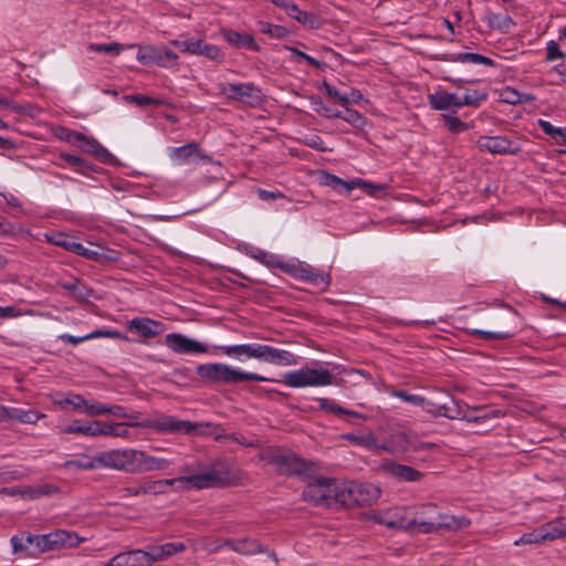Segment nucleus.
Masks as SVG:
<instances>
[{
    "label": "nucleus",
    "mask_w": 566,
    "mask_h": 566,
    "mask_svg": "<svg viewBox=\"0 0 566 566\" xmlns=\"http://www.w3.org/2000/svg\"><path fill=\"white\" fill-rule=\"evenodd\" d=\"M504 416L500 409L489 406H474L471 407L467 403L464 420L469 423L485 424L492 419H497Z\"/></svg>",
    "instance_id": "obj_19"
},
{
    "label": "nucleus",
    "mask_w": 566,
    "mask_h": 566,
    "mask_svg": "<svg viewBox=\"0 0 566 566\" xmlns=\"http://www.w3.org/2000/svg\"><path fill=\"white\" fill-rule=\"evenodd\" d=\"M480 150L491 154H515L518 148L505 136H482L476 140Z\"/></svg>",
    "instance_id": "obj_14"
},
{
    "label": "nucleus",
    "mask_w": 566,
    "mask_h": 566,
    "mask_svg": "<svg viewBox=\"0 0 566 566\" xmlns=\"http://www.w3.org/2000/svg\"><path fill=\"white\" fill-rule=\"evenodd\" d=\"M52 551L77 547L85 539L76 532L55 530L49 533Z\"/></svg>",
    "instance_id": "obj_22"
},
{
    "label": "nucleus",
    "mask_w": 566,
    "mask_h": 566,
    "mask_svg": "<svg viewBox=\"0 0 566 566\" xmlns=\"http://www.w3.org/2000/svg\"><path fill=\"white\" fill-rule=\"evenodd\" d=\"M343 438L355 446L363 447V448L374 451V452H381V451H386V452H390V453L394 452L391 447L384 444V443H379L377 438L375 437V434L371 431H367V432L359 433V434L350 432V433L344 434Z\"/></svg>",
    "instance_id": "obj_20"
},
{
    "label": "nucleus",
    "mask_w": 566,
    "mask_h": 566,
    "mask_svg": "<svg viewBox=\"0 0 566 566\" xmlns=\"http://www.w3.org/2000/svg\"><path fill=\"white\" fill-rule=\"evenodd\" d=\"M125 99L140 107L148 105L161 106L166 104V102L161 98H154L143 94L127 95L125 96Z\"/></svg>",
    "instance_id": "obj_51"
},
{
    "label": "nucleus",
    "mask_w": 566,
    "mask_h": 566,
    "mask_svg": "<svg viewBox=\"0 0 566 566\" xmlns=\"http://www.w3.org/2000/svg\"><path fill=\"white\" fill-rule=\"evenodd\" d=\"M333 378L332 373L316 361L314 367L304 366L285 373L282 381L291 388L325 387L333 384Z\"/></svg>",
    "instance_id": "obj_3"
},
{
    "label": "nucleus",
    "mask_w": 566,
    "mask_h": 566,
    "mask_svg": "<svg viewBox=\"0 0 566 566\" xmlns=\"http://www.w3.org/2000/svg\"><path fill=\"white\" fill-rule=\"evenodd\" d=\"M199 56H206L211 61H222L223 53L217 45L202 42Z\"/></svg>",
    "instance_id": "obj_55"
},
{
    "label": "nucleus",
    "mask_w": 566,
    "mask_h": 566,
    "mask_svg": "<svg viewBox=\"0 0 566 566\" xmlns=\"http://www.w3.org/2000/svg\"><path fill=\"white\" fill-rule=\"evenodd\" d=\"M286 13L291 19L297 21L307 29L316 30L322 24L321 19L316 14L301 10L294 2L289 6Z\"/></svg>",
    "instance_id": "obj_31"
},
{
    "label": "nucleus",
    "mask_w": 566,
    "mask_h": 566,
    "mask_svg": "<svg viewBox=\"0 0 566 566\" xmlns=\"http://www.w3.org/2000/svg\"><path fill=\"white\" fill-rule=\"evenodd\" d=\"M64 468L77 470H95L101 467L99 462H97V454L93 458L86 454H82L77 459L67 460L64 463Z\"/></svg>",
    "instance_id": "obj_40"
},
{
    "label": "nucleus",
    "mask_w": 566,
    "mask_h": 566,
    "mask_svg": "<svg viewBox=\"0 0 566 566\" xmlns=\"http://www.w3.org/2000/svg\"><path fill=\"white\" fill-rule=\"evenodd\" d=\"M165 344L177 354H206L209 350L207 345L179 333L167 334Z\"/></svg>",
    "instance_id": "obj_12"
},
{
    "label": "nucleus",
    "mask_w": 566,
    "mask_h": 566,
    "mask_svg": "<svg viewBox=\"0 0 566 566\" xmlns=\"http://www.w3.org/2000/svg\"><path fill=\"white\" fill-rule=\"evenodd\" d=\"M489 97L485 90H465L464 95L460 98L461 107L473 106L478 107Z\"/></svg>",
    "instance_id": "obj_43"
},
{
    "label": "nucleus",
    "mask_w": 566,
    "mask_h": 566,
    "mask_svg": "<svg viewBox=\"0 0 566 566\" xmlns=\"http://www.w3.org/2000/svg\"><path fill=\"white\" fill-rule=\"evenodd\" d=\"M158 54H159V59L161 61V63H156L158 66L169 67L170 65L177 63L178 55L169 49H164V50L158 49Z\"/></svg>",
    "instance_id": "obj_62"
},
{
    "label": "nucleus",
    "mask_w": 566,
    "mask_h": 566,
    "mask_svg": "<svg viewBox=\"0 0 566 566\" xmlns=\"http://www.w3.org/2000/svg\"><path fill=\"white\" fill-rule=\"evenodd\" d=\"M145 549H132L115 555L105 566H149Z\"/></svg>",
    "instance_id": "obj_23"
},
{
    "label": "nucleus",
    "mask_w": 566,
    "mask_h": 566,
    "mask_svg": "<svg viewBox=\"0 0 566 566\" xmlns=\"http://www.w3.org/2000/svg\"><path fill=\"white\" fill-rule=\"evenodd\" d=\"M379 495L380 490L374 484L350 482L339 485L336 503L347 507L371 505Z\"/></svg>",
    "instance_id": "obj_4"
},
{
    "label": "nucleus",
    "mask_w": 566,
    "mask_h": 566,
    "mask_svg": "<svg viewBox=\"0 0 566 566\" xmlns=\"http://www.w3.org/2000/svg\"><path fill=\"white\" fill-rule=\"evenodd\" d=\"M197 374L205 380L222 385H234L242 381H274L272 378L237 369L221 363L199 365L197 366Z\"/></svg>",
    "instance_id": "obj_2"
},
{
    "label": "nucleus",
    "mask_w": 566,
    "mask_h": 566,
    "mask_svg": "<svg viewBox=\"0 0 566 566\" xmlns=\"http://www.w3.org/2000/svg\"><path fill=\"white\" fill-rule=\"evenodd\" d=\"M444 61L448 62H459V63H472V64H483L486 66H493L494 61L488 56L481 55L479 53H454L448 54Z\"/></svg>",
    "instance_id": "obj_37"
},
{
    "label": "nucleus",
    "mask_w": 566,
    "mask_h": 566,
    "mask_svg": "<svg viewBox=\"0 0 566 566\" xmlns=\"http://www.w3.org/2000/svg\"><path fill=\"white\" fill-rule=\"evenodd\" d=\"M177 484H185L197 490L216 486L220 483V476L217 472L211 471L202 474H193L189 476L175 478Z\"/></svg>",
    "instance_id": "obj_25"
},
{
    "label": "nucleus",
    "mask_w": 566,
    "mask_h": 566,
    "mask_svg": "<svg viewBox=\"0 0 566 566\" xmlns=\"http://www.w3.org/2000/svg\"><path fill=\"white\" fill-rule=\"evenodd\" d=\"M107 405L97 400H87L84 413L90 417L106 415Z\"/></svg>",
    "instance_id": "obj_58"
},
{
    "label": "nucleus",
    "mask_w": 566,
    "mask_h": 566,
    "mask_svg": "<svg viewBox=\"0 0 566 566\" xmlns=\"http://www.w3.org/2000/svg\"><path fill=\"white\" fill-rule=\"evenodd\" d=\"M218 90L228 101L240 102L250 107H256L263 102L260 87L252 82L219 83Z\"/></svg>",
    "instance_id": "obj_6"
},
{
    "label": "nucleus",
    "mask_w": 566,
    "mask_h": 566,
    "mask_svg": "<svg viewBox=\"0 0 566 566\" xmlns=\"http://www.w3.org/2000/svg\"><path fill=\"white\" fill-rule=\"evenodd\" d=\"M442 119L447 129L452 134H460L470 128L468 123L453 115L443 114Z\"/></svg>",
    "instance_id": "obj_49"
},
{
    "label": "nucleus",
    "mask_w": 566,
    "mask_h": 566,
    "mask_svg": "<svg viewBox=\"0 0 566 566\" xmlns=\"http://www.w3.org/2000/svg\"><path fill=\"white\" fill-rule=\"evenodd\" d=\"M177 484V480H150L144 479L119 490L122 499L138 497L146 495H161L168 492L169 488Z\"/></svg>",
    "instance_id": "obj_9"
},
{
    "label": "nucleus",
    "mask_w": 566,
    "mask_h": 566,
    "mask_svg": "<svg viewBox=\"0 0 566 566\" xmlns=\"http://www.w3.org/2000/svg\"><path fill=\"white\" fill-rule=\"evenodd\" d=\"M87 399L82 395L69 391L63 399H60L56 403L62 408H70L73 411L84 413L86 408Z\"/></svg>",
    "instance_id": "obj_39"
},
{
    "label": "nucleus",
    "mask_w": 566,
    "mask_h": 566,
    "mask_svg": "<svg viewBox=\"0 0 566 566\" xmlns=\"http://www.w3.org/2000/svg\"><path fill=\"white\" fill-rule=\"evenodd\" d=\"M544 543L545 542H544L541 528L538 526L535 530H533L532 532L523 534L520 538L515 539L513 544H514V546H521V545H526V544L541 545Z\"/></svg>",
    "instance_id": "obj_50"
},
{
    "label": "nucleus",
    "mask_w": 566,
    "mask_h": 566,
    "mask_svg": "<svg viewBox=\"0 0 566 566\" xmlns=\"http://www.w3.org/2000/svg\"><path fill=\"white\" fill-rule=\"evenodd\" d=\"M186 549V545L181 542L165 543L163 545H153L145 549L149 566L153 563L165 560L175 554Z\"/></svg>",
    "instance_id": "obj_21"
},
{
    "label": "nucleus",
    "mask_w": 566,
    "mask_h": 566,
    "mask_svg": "<svg viewBox=\"0 0 566 566\" xmlns=\"http://www.w3.org/2000/svg\"><path fill=\"white\" fill-rule=\"evenodd\" d=\"M43 417H45V415L34 410H24L21 408L7 407V412H4L3 421L18 420L21 423H36Z\"/></svg>",
    "instance_id": "obj_34"
},
{
    "label": "nucleus",
    "mask_w": 566,
    "mask_h": 566,
    "mask_svg": "<svg viewBox=\"0 0 566 566\" xmlns=\"http://www.w3.org/2000/svg\"><path fill=\"white\" fill-rule=\"evenodd\" d=\"M353 184L354 188H360L370 196H376L378 192L385 191L387 189V186L384 184H375L359 178L353 180Z\"/></svg>",
    "instance_id": "obj_52"
},
{
    "label": "nucleus",
    "mask_w": 566,
    "mask_h": 566,
    "mask_svg": "<svg viewBox=\"0 0 566 566\" xmlns=\"http://www.w3.org/2000/svg\"><path fill=\"white\" fill-rule=\"evenodd\" d=\"M325 184L333 189L343 188L346 192H349L354 189V184L347 182L346 180H343L342 178L334 176V175H326V181Z\"/></svg>",
    "instance_id": "obj_60"
},
{
    "label": "nucleus",
    "mask_w": 566,
    "mask_h": 566,
    "mask_svg": "<svg viewBox=\"0 0 566 566\" xmlns=\"http://www.w3.org/2000/svg\"><path fill=\"white\" fill-rule=\"evenodd\" d=\"M253 259L259 261L260 263L270 266V268H276L284 272V265L287 264V262L283 261L280 256L269 253L263 250H258L255 253L252 254Z\"/></svg>",
    "instance_id": "obj_44"
},
{
    "label": "nucleus",
    "mask_w": 566,
    "mask_h": 566,
    "mask_svg": "<svg viewBox=\"0 0 566 566\" xmlns=\"http://www.w3.org/2000/svg\"><path fill=\"white\" fill-rule=\"evenodd\" d=\"M260 32L268 34L273 39H284L289 35V31L283 25L272 24L266 21H259Z\"/></svg>",
    "instance_id": "obj_47"
},
{
    "label": "nucleus",
    "mask_w": 566,
    "mask_h": 566,
    "mask_svg": "<svg viewBox=\"0 0 566 566\" xmlns=\"http://www.w3.org/2000/svg\"><path fill=\"white\" fill-rule=\"evenodd\" d=\"M284 49L289 52L292 53V56L295 61H305L307 62L310 65L314 66V67H319L321 66V62L317 61L316 59L310 56L308 54L304 53L303 51H300L298 49L296 48H293V46H284Z\"/></svg>",
    "instance_id": "obj_59"
},
{
    "label": "nucleus",
    "mask_w": 566,
    "mask_h": 566,
    "mask_svg": "<svg viewBox=\"0 0 566 566\" xmlns=\"http://www.w3.org/2000/svg\"><path fill=\"white\" fill-rule=\"evenodd\" d=\"M224 355L229 357L241 358L244 356L245 358H256V349L258 344H240V345H229V346H218Z\"/></svg>",
    "instance_id": "obj_35"
},
{
    "label": "nucleus",
    "mask_w": 566,
    "mask_h": 566,
    "mask_svg": "<svg viewBox=\"0 0 566 566\" xmlns=\"http://www.w3.org/2000/svg\"><path fill=\"white\" fill-rule=\"evenodd\" d=\"M197 154H199V144L196 142L169 149L170 159L178 165L195 163Z\"/></svg>",
    "instance_id": "obj_30"
},
{
    "label": "nucleus",
    "mask_w": 566,
    "mask_h": 566,
    "mask_svg": "<svg viewBox=\"0 0 566 566\" xmlns=\"http://www.w3.org/2000/svg\"><path fill=\"white\" fill-rule=\"evenodd\" d=\"M202 40L200 39H186V40H171L170 44L180 49L185 53L200 55V49L202 45Z\"/></svg>",
    "instance_id": "obj_46"
},
{
    "label": "nucleus",
    "mask_w": 566,
    "mask_h": 566,
    "mask_svg": "<svg viewBox=\"0 0 566 566\" xmlns=\"http://www.w3.org/2000/svg\"><path fill=\"white\" fill-rule=\"evenodd\" d=\"M340 118L355 127H359L364 123V118H363L361 114L352 108H346L345 113H343V117H340Z\"/></svg>",
    "instance_id": "obj_64"
},
{
    "label": "nucleus",
    "mask_w": 566,
    "mask_h": 566,
    "mask_svg": "<svg viewBox=\"0 0 566 566\" xmlns=\"http://www.w3.org/2000/svg\"><path fill=\"white\" fill-rule=\"evenodd\" d=\"M281 472L289 475L302 474L306 471L305 462L294 454H280L274 458Z\"/></svg>",
    "instance_id": "obj_29"
},
{
    "label": "nucleus",
    "mask_w": 566,
    "mask_h": 566,
    "mask_svg": "<svg viewBox=\"0 0 566 566\" xmlns=\"http://www.w3.org/2000/svg\"><path fill=\"white\" fill-rule=\"evenodd\" d=\"M255 359L276 366H294L298 364V357L293 353L263 344H258Z\"/></svg>",
    "instance_id": "obj_11"
},
{
    "label": "nucleus",
    "mask_w": 566,
    "mask_h": 566,
    "mask_svg": "<svg viewBox=\"0 0 566 566\" xmlns=\"http://www.w3.org/2000/svg\"><path fill=\"white\" fill-rule=\"evenodd\" d=\"M339 485L329 479L315 480L304 489L303 499L314 505H331L336 502V491Z\"/></svg>",
    "instance_id": "obj_10"
},
{
    "label": "nucleus",
    "mask_w": 566,
    "mask_h": 566,
    "mask_svg": "<svg viewBox=\"0 0 566 566\" xmlns=\"http://www.w3.org/2000/svg\"><path fill=\"white\" fill-rule=\"evenodd\" d=\"M467 403L461 400L452 399L449 403L439 405L434 417H446L448 419L464 420Z\"/></svg>",
    "instance_id": "obj_32"
},
{
    "label": "nucleus",
    "mask_w": 566,
    "mask_h": 566,
    "mask_svg": "<svg viewBox=\"0 0 566 566\" xmlns=\"http://www.w3.org/2000/svg\"><path fill=\"white\" fill-rule=\"evenodd\" d=\"M221 35L231 45L238 49H245L252 52H260L261 46L256 43L254 36L247 32H239L232 29H221Z\"/></svg>",
    "instance_id": "obj_18"
},
{
    "label": "nucleus",
    "mask_w": 566,
    "mask_h": 566,
    "mask_svg": "<svg viewBox=\"0 0 566 566\" xmlns=\"http://www.w3.org/2000/svg\"><path fill=\"white\" fill-rule=\"evenodd\" d=\"M60 158L78 174L88 175L91 171H94L93 166L82 157L62 153Z\"/></svg>",
    "instance_id": "obj_42"
},
{
    "label": "nucleus",
    "mask_w": 566,
    "mask_h": 566,
    "mask_svg": "<svg viewBox=\"0 0 566 566\" xmlns=\"http://www.w3.org/2000/svg\"><path fill=\"white\" fill-rule=\"evenodd\" d=\"M317 402L319 405V409L323 410V411H328V412H332V413H334L336 416L346 415V416H350V417L363 419V420L367 419L366 415L359 413V412L350 410V409L343 408V407H340V406H338L336 403H333L327 398H318Z\"/></svg>",
    "instance_id": "obj_38"
},
{
    "label": "nucleus",
    "mask_w": 566,
    "mask_h": 566,
    "mask_svg": "<svg viewBox=\"0 0 566 566\" xmlns=\"http://www.w3.org/2000/svg\"><path fill=\"white\" fill-rule=\"evenodd\" d=\"M174 464V460L151 455L146 451L137 450L136 473L150 471H166Z\"/></svg>",
    "instance_id": "obj_16"
},
{
    "label": "nucleus",
    "mask_w": 566,
    "mask_h": 566,
    "mask_svg": "<svg viewBox=\"0 0 566 566\" xmlns=\"http://www.w3.org/2000/svg\"><path fill=\"white\" fill-rule=\"evenodd\" d=\"M132 426L149 429L161 434H191L197 428V424L191 421L180 420L175 416L164 413L154 415L147 419L132 423Z\"/></svg>",
    "instance_id": "obj_5"
},
{
    "label": "nucleus",
    "mask_w": 566,
    "mask_h": 566,
    "mask_svg": "<svg viewBox=\"0 0 566 566\" xmlns=\"http://www.w3.org/2000/svg\"><path fill=\"white\" fill-rule=\"evenodd\" d=\"M57 285L71 293L72 296L80 302L87 301L88 297L93 295V290L83 284L81 280L75 276H69L67 279L61 277L57 281Z\"/></svg>",
    "instance_id": "obj_26"
},
{
    "label": "nucleus",
    "mask_w": 566,
    "mask_h": 566,
    "mask_svg": "<svg viewBox=\"0 0 566 566\" xmlns=\"http://www.w3.org/2000/svg\"><path fill=\"white\" fill-rule=\"evenodd\" d=\"M428 101L432 109L457 112L461 108L460 98L454 93L438 91L428 95Z\"/></svg>",
    "instance_id": "obj_24"
},
{
    "label": "nucleus",
    "mask_w": 566,
    "mask_h": 566,
    "mask_svg": "<svg viewBox=\"0 0 566 566\" xmlns=\"http://www.w3.org/2000/svg\"><path fill=\"white\" fill-rule=\"evenodd\" d=\"M85 136H86L85 134L76 132V130L63 129L62 135L60 137L62 139H64L65 142L72 144L76 147H80L81 143L83 142Z\"/></svg>",
    "instance_id": "obj_63"
},
{
    "label": "nucleus",
    "mask_w": 566,
    "mask_h": 566,
    "mask_svg": "<svg viewBox=\"0 0 566 566\" xmlns=\"http://www.w3.org/2000/svg\"><path fill=\"white\" fill-rule=\"evenodd\" d=\"M539 528L545 543L560 538L555 518L539 525Z\"/></svg>",
    "instance_id": "obj_53"
},
{
    "label": "nucleus",
    "mask_w": 566,
    "mask_h": 566,
    "mask_svg": "<svg viewBox=\"0 0 566 566\" xmlns=\"http://www.w3.org/2000/svg\"><path fill=\"white\" fill-rule=\"evenodd\" d=\"M78 148L88 155L95 156L103 163H108L112 159V154L93 137L85 136Z\"/></svg>",
    "instance_id": "obj_33"
},
{
    "label": "nucleus",
    "mask_w": 566,
    "mask_h": 566,
    "mask_svg": "<svg viewBox=\"0 0 566 566\" xmlns=\"http://www.w3.org/2000/svg\"><path fill=\"white\" fill-rule=\"evenodd\" d=\"M45 238H46L48 242H50L56 247H61L72 253H74L75 251L82 250V243L76 242L73 237H71L66 233L56 232V233H52V234H45Z\"/></svg>",
    "instance_id": "obj_36"
},
{
    "label": "nucleus",
    "mask_w": 566,
    "mask_h": 566,
    "mask_svg": "<svg viewBox=\"0 0 566 566\" xmlns=\"http://www.w3.org/2000/svg\"><path fill=\"white\" fill-rule=\"evenodd\" d=\"M25 543L33 548V553H45L52 551L49 533L40 535L27 534Z\"/></svg>",
    "instance_id": "obj_41"
},
{
    "label": "nucleus",
    "mask_w": 566,
    "mask_h": 566,
    "mask_svg": "<svg viewBox=\"0 0 566 566\" xmlns=\"http://www.w3.org/2000/svg\"><path fill=\"white\" fill-rule=\"evenodd\" d=\"M136 59L142 64L161 63L158 54V49L155 46H140Z\"/></svg>",
    "instance_id": "obj_48"
},
{
    "label": "nucleus",
    "mask_w": 566,
    "mask_h": 566,
    "mask_svg": "<svg viewBox=\"0 0 566 566\" xmlns=\"http://www.w3.org/2000/svg\"><path fill=\"white\" fill-rule=\"evenodd\" d=\"M98 431V420L82 421L72 420L70 423L61 428V432L66 434H81L87 438H96Z\"/></svg>",
    "instance_id": "obj_27"
},
{
    "label": "nucleus",
    "mask_w": 566,
    "mask_h": 566,
    "mask_svg": "<svg viewBox=\"0 0 566 566\" xmlns=\"http://www.w3.org/2000/svg\"><path fill=\"white\" fill-rule=\"evenodd\" d=\"M384 468L391 476L399 481L416 482L422 476V473L415 468L391 461L384 463Z\"/></svg>",
    "instance_id": "obj_28"
},
{
    "label": "nucleus",
    "mask_w": 566,
    "mask_h": 566,
    "mask_svg": "<svg viewBox=\"0 0 566 566\" xmlns=\"http://www.w3.org/2000/svg\"><path fill=\"white\" fill-rule=\"evenodd\" d=\"M136 454L137 449L133 448L111 449L97 453V462H99V467L104 469L135 474Z\"/></svg>",
    "instance_id": "obj_7"
},
{
    "label": "nucleus",
    "mask_w": 566,
    "mask_h": 566,
    "mask_svg": "<svg viewBox=\"0 0 566 566\" xmlns=\"http://www.w3.org/2000/svg\"><path fill=\"white\" fill-rule=\"evenodd\" d=\"M284 273L321 290H326L332 283V276L328 272L319 271L312 265L301 262H287V264L284 265Z\"/></svg>",
    "instance_id": "obj_8"
},
{
    "label": "nucleus",
    "mask_w": 566,
    "mask_h": 566,
    "mask_svg": "<svg viewBox=\"0 0 566 566\" xmlns=\"http://www.w3.org/2000/svg\"><path fill=\"white\" fill-rule=\"evenodd\" d=\"M411 531L431 534L441 530L460 531L470 526L465 516L443 514L433 503H421L409 506Z\"/></svg>",
    "instance_id": "obj_1"
},
{
    "label": "nucleus",
    "mask_w": 566,
    "mask_h": 566,
    "mask_svg": "<svg viewBox=\"0 0 566 566\" xmlns=\"http://www.w3.org/2000/svg\"><path fill=\"white\" fill-rule=\"evenodd\" d=\"M500 97L502 102L510 105L521 104V92L510 86L501 91Z\"/></svg>",
    "instance_id": "obj_57"
},
{
    "label": "nucleus",
    "mask_w": 566,
    "mask_h": 566,
    "mask_svg": "<svg viewBox=\"0 0 566 566\" xmlns=\"http://www.w3.org/2000/svg\"><path fill=\"white\" fill-rule=\"evenodd\" d=\"M538 127L556 143H565L566 144V127H555L548 120L538 119Z\"/></svg>",
    "instance_id": "obj_45"
},
{
    "label": "nucleus",
    "mask_w": 566,
    "mask_h": 566,
    "mask_svg": "<svg viewBox=\"0 0 566 566\" xmlns=\"http://www.w3.org/2000/svg\"><path fill=\"white\" fill-rule=\"evenodd\" d=\"M127 329L144 338H151L165 331L164 324L148 317H135L127 323Z\"/></svg>",
    "instance_id": "obj_17"
},
{
    "label": "nucleus",
    "mask_w": 566,
    "mask_h": 566,
    "mask_svg": "<svg viewBox=\"0 0 566 566\" xmlns=\"http://www.w3.org/2000/svg\"><path fill=\"white\" fill-rule=\"evenodd\" d=\"M223 547H229L233 552L242 555H253L258 553H264L265 548L256 539L252 538H240V539H224L216 548H209V553L213 554Z\"/></svg>",
    "instance_id": "obj_15"
},
{
    "label": "nucleus",
    "mask_w": 566,
    "mask_h": 566,
    "mask_svg": "<svg viewBox=\"0 0 566 566\" xmlns=\"http://www.w3.org/2000/svg\"><path fill=\"white\" fill-rule=\"evenodd\" d=\"M469 333L473 336H478L486 339H507L511 338L514 333L513 332H488L482 329H470Z\"/></svg>",
    "instance_id": "obj_54"
},
{
    "label": "nucleus",
    "mask_w": 566,
    "mask_h": 566,
    "mask_svg": "<svg viewBox=\"0 0 566 566\" xmlns=\"http://www.w3.org/2000/svg\"><path fill=\"white\" fill-rule=\"evenodd\" d=\"M376 521L390 528L411 531L409 506H398L381 512Z\"/></svg>",
    "instance_id": "obj_13"
},
{
    "label": "nucleus",
    "mask_w": 566,
    "mask_h": 566,
    "mask_svg": "<svg viewBox=\"0 0 566 566\" xmlns=\"http://www.w3.org/2000/svg\"><path fill=\"white\" fill-rule=\"evenodd\" d=\"M392 396L415 406H424L427 402L422 396L408 394L403 390H396Z\"/></svg>",
    "instance_id": "obj_61"
},
{
    "label": "nucleus",
    "mask_w": 566,
    "mask_h": 566,
    "mask_svg": "<svg viewBox=\"0 0 566 566\" xmlns=\"http://www.w3.org/2000/svg\"><path fill=\"white\" fill-rule=\"evenodd\" d=\"M90 50L91 51H94V52H99V53H108V54H114V55H118L123 50H124V45L119 44V43H107V44H90Z\"/></svg>",
    "instance_id": "obj_56"
}]
</instances>
